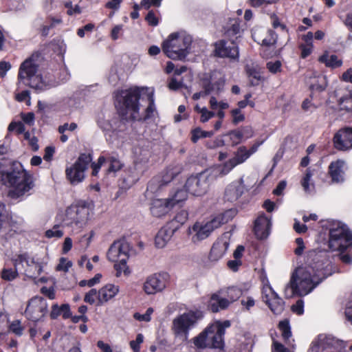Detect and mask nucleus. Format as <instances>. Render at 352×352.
<instances>
[{"label": "nucleus", "mask_w": 352, "mask_h": 352, "mask_svg": "<svg viewBox=\"0 0 352 352\" xmlns=\"http://www.w3.org/2000/svg\"><path fill=\"white\" fill-rule=\"evenodd\" d=\"M249 157L248 150L245 146H240L235 153L234 157L231 160L236 165L242 164Z\"/></svg>", "instance_id": "72a5a7b5"}, {"label": "nucleus", "mask_w": 352, "mask_h": 352, "mask_svg": "<svg viewBox=\"0 0 352 352\" xmlns=\"http://www.w3.org/2000/svg\"><path fill=\"white\" fill-rule=\"evenodd\" d=\"M272 352H291L283 344L276 340L273 341Z\"/></svg>", "instance_id": "774afa93"}, {"label": "nucleus", "mask_w": 352, "mask_h": 352, "mask_svg": "<svg viewBox=\"0 0 352 352\" xmlns=\"http://www.w3.org/2000/svg\"><path fill=\"white\" fill-rule=\"evenodd\" d=\"M277 39V35L272 31H268V36L263 38V43L267 46L275 44Z\"/></svg>", "instance_id": "4d7b16f0"}, {"label": "nucleus", "mask_w": 352, "mask_h": 352, "mask_svg": "<svg viewBox=\"0 0 352 352\" xmlns=\"http://www.w3.org/2000/svg\"><path fill=\"white\" fill-rule=\"evenodd\" d=\"M175 228L173 223H167L162 228L155 236V245L159 248H164L176 232Z\"/></svg>", "instance_id": "b1692460"}, {"label": "nucleus", "mask_w": 352, "mask_h": 352, "mask_svg": "<svg viewBox=\"0 0 352 352\" xmlns=\"http://www.w3.org/2000/svg\"><path fill=\"white\" fill-rule=\"evenodd\" d=\"M172 208L168 199H155L151 203V212L153 216L161 217L167 214Z\"/></svg>", "instance_id": "393cba45"}, {"label": "nucleus", "mask_w": 352, "mask_h": 352, "mask_svg": "<svg viewBox=\"0 0 352 352\" xmlns=\"http://www.w3.org/2000/svg\"><path fill=\"white\" fill-rule=\"evenodd\" d=\"M6 212V205L0 201V233L2 232L7 225Z\"/></svg>", "instance_id": "3c124183"}, {"label": "nucleus", "mask_w": 352, "mask_h": 352, "mask_svg": "<svg viewBox=\"0 0 352 352\" xmlns=\"http://www.w3.org/2000/svg\"><path fill=\"white\" fill-rule=\"evenodd\" d=\"M339 107L341 111L352 113V99L347 96L342 97L339 100Z\"/></svg>", "instance_id": "a18cd8bd"}, {"label": "nucleus", "mask_w": 352, "mask_h": 352, "mask_svg": "<svg viewBox=\"0 0 352 352\" xmlns=\"http://www.w3.org/2000/svg\"><path fill=\"white\" fill-rule=\"evenodd\" d=\"M106 158L103 156H100L97 163H92L91 164V168H92V173L91 175L94 177H96L98 175V173L99 172V170L101 168V166L106 162Z\"/></svg>", "instance_id": "5fc2aeb1"}, {"label": "nucleus", "mask_w": 352, "mask_h": 352, "mask_svg": "<svg viewBox=\"0 0 352 352\" xmlns=\"http://www.w3.org/2000/svg\"><path fill=\"white\" fill-rule=\"evenodd\" d=\"M153 309H147L144 314H140L139 313H135L133 317L135 320L139 321L148 322L151 320V315L153 313Z\"/></svg>", "instance_id": "e2e57ef3"}, {"label": "nucleus", "mask_w": 352, "mask_h": 352, "mask_svg": "<svg viewBox=\"0 0 352 352\" xmlns=\"http://www.w3.org/2000/svg\"><path fill=\"white\" fill-rule=\"evenodd\" d=\"M65 6L68 8L67 13L69 15L80 14L81 12L80 8L78 5H76L74 8L72 7V2H66Z\"/></svg>", "instance_id": "338daca9"}, {"label": "nucleus", "mask_w": 352, "mask_h": 352, "mask_svg": "<svg viewBox=\"0 0 352 352\" xmlns=\"http://www.w3.org/2000/svg\"><path fill=\"white\" fill-rule=\"evenodd\" d=\"M346 343L331 334L320 333L311 344L312 352H346Z\"/></svg>", "instance_id": "9d476101"}, {"label": "nucleus", "mask_w": 352, "mask_h": 352, "mask_svg": "<svg viewBox=\"0 0 352 352\" xmlns=\"http://www.w3.org/2000/svg\"><path fill=\"white\" fill-rule=\"evenodd\" d=\"M188 190H177L175 195L173 196L171 199H168L170 204H171L172 208L176 205L179 204L182 201H185L187 199Z\"/></svg>", "instance_id": "e433bc0d"}, {"label": "nucleus", "mask_w": 352, "mask_h": 352, "mask_svg": "<svg viewBox=\"0 0 352 352\" xmlns=\"http://www.w3.org/2000/svg\"><path fill=\"white\" fill-rule=\"evenodd\" d=\"M179 169L174 170L173 168L167 169L164 175H160L162 178V182L165 186L172 181V179L179 173Z\"/></svg>", "instance_id": "09e8293b"}, {"label": "nucleus", "mask_w": 352, "mask_h": 352, "mask_svg": "<svg viewBox=\"0 0 352 352\" xmlns=\"http://www.w3.org/2000/svg\"><path fill=\"white\" fill-rule=\"evenodd\" d=\"M214 54L219 57L236 59L239 56V50L234 42L228 43L224 40H221L215 43Z\"/></svg>", "instance_id": "aec40b11"}, {"label": "nucleus", "mask_w": 352, "mask_h": 352, "mask_svg": "<svg viewBox=\"0 0 352 352\" xmlns=\"http://www.w3.org/2000/svg\"><path fill=\"white\" fill-rule=\"evenodd\" d=\"M339 259L346 265L352 264V254L349 252H345L346 251H338Z\"/></svg>", "instance_id": "13d9d810"}, {"label": "nucleus", "mask_w": 352, "mask_h": 352, "mask_svg": "<svg viewBox=\"0 0 352 352\" xmlns=\"http://www.w3.org/2000/svg\"><path fill=\"white\" fill-rule=\"evenodd\" d=\"M129 244L124 241L114 242L109 249L107 258L112 262H119L124 267L129 258Z\"/></svg>", "instance_id": "a211bd4d"}, {"label": "nucleus", "mask_w": 352, "mask_h": 352, "mask_svg": "<svg viewBox=\"0 0 352 352\" xmlns=\"http://www.w3.org/2000/svg\"><path fill=\"white\" fill-rule=\"evenodd\" d=\"M271 228L270 219L265 215L259 216L254 222V231L258 239H265L269 234Z\"/></svg>", "instance_id": "5701e85b"}, {"label": "nucleus", "mask_w": 352, "mask_h": 352, "mask_svg": "<svg viewBox=\"0 0 352 352\" xmlns=\"http://www.w3.org/2000/svg\"><path fill=\"white\" fill-rule=\"evenodd\" d=\"M231 113L233 118L232 122L235 124L243 121L245 119L244 116L241 113V110L239 109H234L232 110Z\"/></svg>", "instance_id": "0e129e2a"}, {"label": "nucleus", "mask_w": 352, "mask_h": 352, "mask_svg": "<svg viewBox=\"0 0 352 352\" xmlns=\"http://www.w3.org/2000/svg\"><path fill=\"white\" fill-rule=\"evenodd\" d=\"M14 265L16 270L23 271V273L28 277L36 278L39 275L43 269L41 263L32 258H29L26 254H19L14 260Z\"/></svg>", "instance_id": "dca6fc26"}, {"label": "nucleus", "mask_w": 352, "mask_h": 352, "mask_svg": "<svg viewBox=\"0 0 352 352\" xmlns=\"http://www.w3.org/2000/svg\"><path fill=\"white\" fill-rule=\"evenodd\" d=\"M235 300L232 298H226L222 292L219 291L217 293L212 294L210 300L209 306L211 308H227Z\"/></svg>", "instance_id": "a878e982"}, {"label": "nucleus", "mask_w": 352, "mask_h": 352, "mask_svg": "<svg viewBox=\"0 0 352 352\" xmlns=\"http://www.w3.org/2000/svg\"><path fill=\"white\" fill-rule=\"evenodd\" d=\"M109 167L107 168V173H116V171L121 169L122 164L118 159L115 157H110L108 158Z\"/></svg>", "instance_id": "49530a36"}, {"label": "nucleus", "mask_w": 352, "mask_h": 352, "mask_svg": "<svg viewBox=\"0 0 352 352\" xmlns=\"http://www.w3.org/2000/svg\"><path fill=\"white\" fill-rule=\"evenodd\" d=\"M344 165V161L338 160L332 162L329 166V174L333 182L338 183L343 181Z\"/></svg>", "instance_id": "cd10ccee"}, {"label": "nucleus", "mask_w": 352, "mask_h": 352, "mask_svg": "<svg viewBox=\"0 0 352 352\" xmlns=\"http://www.w3.org/2000/svg\"><path fill=\"white\" fill-rule=\"evenodd\" d=\"M203 317V312L199 309H190L176 317L173 320L172 324V331L174 335L182 340H186L190 329L195 326Z\"/></svg>", "instance_id": "6e6552de"}, {"label": "nucleus", "mask_w": 352, "mask_h": 352, "mask_svg": "<svg viewBox=\"0 0 352 352\" xmlns=\"http://www.w3.org/2000/svg\"><path fill=\"white\" fill-rule=\"evenodd\" d=\"M15 268L14 270L12 269H3L1 273V277L6 280H12L16 277L17 272Z\"/></svg>", "instance_id": "603ef678"}, {"label": "nucleus", "mask_w": 352, "mask_h": 352, "mask_svg": "<svg viewBox=\"0 0 352 352\" xmlns=\"http://www.w3.org/2000/svg\"><path fill=\"white\" fill-rule=\"evenodd\" d=\"M278 328L281 331L283 338L287 341L292 336L289 320L285 319L279 322Z\"/></svg>", "instance_id": "ea45409f"}, {"label": "nucleus", "mask_w": 352, "mask_h": 352, "mask_svg": "<svg viewBox=\"0 0 352 352\" xmlns=\"http://www.w3.org/2000/svg\"><path fill=\"white\" fill-rule=\"evenodd\" d=\"M225 80L222 77H219L217 80L214 81L211 76L209 81L204 80L203 82V89L205 94H219L223 89Z\"/></svg>", "instance_id": "bb28decb"}, {"label": "nucleus", "mask_w": 352, "mask_h": 352, "mask_svg": "<svg viewBox=\"0 0 352 352\" xmlns=\"http://www.w3.org/2000/svg\"><path fill=\"white\" fill-rule=\"evenodd\" d=\"M143 335L142 333H139L137 335L135 340H132L130 342V346L134 352L140 351V344L143 342Z\"/></svg>", "instance_id": "6e6d98bb"}, {"label": "nucleus", "mask_w": 352, "mask_h": 352, "mask_svg": "<svg viewBox=\"0 0 352 352\" xmlns=\"http://www.w3.org/2000/svg\"><path fill=\"white\" fill-rule=\"evenodd\" d=\"M10 131H16V133L20 134L24 132L25 126L21 122H11L8 126Z\"/></svg>", "instance_id": "680f3d73"}, {"label": "nucleus", "mask_w": 352, "mask_h": 352, "mask_svg": "<svg viewBox=\"0 0 352 352\" xmlns=\"http://www.w3.org/2000/svg\"><path fill=\"white\" fill-rule=\"evenodd\" d=\"M243 187L241 184H231L225 190L224 199L230 202L236 201L243 194Z\"/></svg>", "instance_id": "c85d7f7f"}, {"label": "nucleus", "mask_w": 352, "mask_h": 352, "mask_svg": "<svg viewBox=\"0 0 352 352\" xmlns=\"http://www.w3.org/2000/svg\"><path fill=\"white\" fill-rule=\"evenodd\" d=\"M72 263L71 261H67L65 258H61L60 260V263L56 266V270L67 272L68 270L72 267Z\"/></svg>", "instance_id": "bf43d9fd"}, {"label": "nucleus", "mask_w": 352, "mask_h": 352, "mask_svg": "<svg viewBox=\"0 0 352 352\" xmlns=\"http://www.w3.org/2000/svg\"><path fill=\"white\" fill-rule=\"evenodd\" d=\"M213 135L214 132L212 131H206L201 130L200 128H196L192 131L191 140L195 143L200 138H210L212 137Z\"/></svg>", "instance_id": "a19ab883"}, {"label": "nucleus", "mask_w": 352, "mask_h": 352, "mask_svg": "<svg viewBox=\"0 0 352 352\" xmlns=\"http://www.w3.org/2000/svg\"><path fill=\"white\" fill-rule=\"evenodd\" d=\"M201 119L200 121L201 122H206L209 120L210 118L214 116L215 113L213 111H208L206 107H203L201 110H200Z\"/></svg>", "instance_id": "052dcab7"}, {"label": "nucleus", "mask_w": 352, "mask_h": 352, "mask_svg": "<svg viewBox=\"0 0 352 352\" xmlns=\"http://www.w3.org/2000/svg\"><path fill=\"white\" fill-rule=\"evenodd\" d=\"M327 87V80L324 75L320 74L316 77L311 78L309 82V89L311 93L322 92Z\"/></svg>", "instance_id": "c756f323"}, {"label": "nucleus", "mask_w": 352, "mask_h": 352, "mask_svg": "<svg viewBox=\"0 0 352 352\" xmlns=\"http://www.w3.org/2000/svg\"><path fill=\"white\" fill-rule=\"evenodd\" d=\"M229 245V234L226 233L213 244L209 256L210 260L217 261L221 259L226 254Z\"/></svg>", "instance_id": "412c9836"}, {"label": "nucleus", "mask_w": 352, "mask_h": 352, "mask_svg": "<svg viewBox=\"0 0 352 352\" xmlns=\"http://www.w3.org/2000/svg\"><path fill=\"white\" fill-rule=\"evenodd\" d=\"M25 327L21 324L19 320H13L9 325L10 332L14 333L17 336L23 335Z\"/></svg>", "instance_id": "c03bdc74"}, {"label": "nucleus", "mask_w": 352, "mask_h": 352, "mask_svg": "<svg viewBox=\"0 0 352 352\" xmlns=\"http://www.w3.org/2000/svg\"><path fill=\"white\" fill-rule=\"evenodd\" d=\"M240 33L239 22L235 19H230L226 27V34L228 36L236 35Z\"/></svg>", "instance_id": "f704fd0d"}, {"label": "nucleus", "mask_w": 352, "mask_h": 352, "mask_svg": "<svg viewBox=\"0 0 352 352\" xmlns=\"http://www.w3.org/2000/svg\"><path fill=\"white\" fill-rule=\"evenodd\" d=\"M221 226V222L217 219H213L206 223L196 222L188 228V234L191 236V241L199 243L210 236L211 232Z\"/></svg>", "instance_id": "2eb2a0df"}, {"label": "nucleus", "mask_w": 352, "mask_h": 352, "mask_svg": "<svg viewBox=\"0 0 352 352\" xmlns=\"http://www.w3.org/2000/svg\"><path fill=\"white\" fill-rule=\"evenodd\" d=\"M210 173L204 171L195 175L189 177L185 184V188L190 194L195 196L204 195L210 185Z\"/></svg>", "instance_id": "4468645a"}, {"label": "nucleus", "mask_w": 352, "mask_h": 352, "mask_svg": "<svg viewBox=\"0 0 352 352\" xmlns=\"http://www.w3.org/2000/svg\"><path fill=\"white\" fill-rule=\"evenodd\" d=\"M168 278L166 273H155L148 276L143 285L144 292L153 295L162 292L166 287Z\"/></svg>", "instance_id": "f3484780"}, {"label": "nucleus", "mask_w": 352, "mask_h": 352, "mask_svg": "<svg viewBox=\"0 0 352 352\" xmlns=\"http://www.w3.org/2000/svg\"><path fill=\"white\" fill-rule=\"evenodd\" d=\"M262 299L270 308H276L284 305L283 300L278 297V294L268 284L264 285L263 287Z\"/></svg>", "instance_id": "4be33fe9"}, {"label": "nucleus", "mask_w": 352, "mask_h": 352, "mask_svg": "<svg viewBox=\"0 0 352 352\" xmlns=\"http://www.w3.org/2000/svg\"><path fill=\"white\" fill-rule=\"evenodd\" d=\"M231 325L230 320L215 321L207 327L201 333L192 339L193 344L198 349H222L224 346L223 336L226 329Z\"/></svg>", "instance_id": "39448f33"}, {"label": "nucleus", "mask_w": 352, "mask_h": 352, "mask_svg": "<svg viewBox=\"0 0 352 352\" xmlns=\"http://www.w3.org/2000/svg\"><path fill=\"white\" fill-rule=\"evenodd\" d=\"M229 135H230V139L234 145L238 144L243 137V133L240 131H232L229 133Z\"/></svg>", "instance_id": "69168bd1"}, {"label": "nucleus", "mask_w": 352, "mask_h": 352, "mask_svg": "<svg viewBox=\"0 0 352 352\" xmlns=\"http://www.w3.org/2000/svg\"><path fill=\"white\" fill-rule=\"evenodd\" d=\"M134 153L136 157V166L138 163H146L150 157V153L148 150L142 149L140 148H135Z\"/></svg>", "instance_id": "4c0bfd02"}, {"label": "nucleus", "mask_w": 352, "mask_h": 352, "mask_svg": "<svg viewBox=\"0 0 352 352\" xmlns=\"http://www.w3.org/2000/svg\"><path fill=\"white\" fill-rule=\"evenodd\" d=\"M188 219V212L185 210H182L179 212L175 218L168 222V223H173L175 226V230L177 231L182 225H183Z\"/></svg>", "instance_id": "58836bf2"}, {"label": "nucleus", "mask_w": 352, "mask_h": 352, "mask_svg": "<svg viewBox=\"0 0 352 352\" xmlns=\"http://www.w3.org/2000/svg\"><path fill=\"white\" fill-rule=\"evenodd\" d=\"M236 166L234 162L230 159L223 165H219L210 170V175L213 178L223 177L228 174Z\"/></svg>", "instance_id": "7c9ffc66"}, {"label": "nucleus", "mask_w": 352, "mask_h": 352, "mask_svg": "<svg viewBox=\"0 0 352 352\" xmlns=\"http://www.w3.org/2000/svg\"><path fill=\"white\" fill-rule=\"evenodd\" d=\"M236 214V210L232 208L222 213L221 217H216L215 219H217L221 222V224H223L232 220Z\"/></svg>", "instance_id": "de8ad7c7"}, {"label": "nucleus", "mask_w": 352, "mask_h": 352, "mask_svg": "<svg viewBox=\"0 0 352 352\" xmlns=\"http://www.w3.org/2000/svg\"><path fill=\"white\" fill-rule=\"evenodd\" d=\"M1 175L4 184L11 187L8 195L12 199L23 197L34 187L32 177L19 162H13L9 170H1Z\"/></svg>", "instance_id": "f03ea898"}, {"label": "nucleus", "mask_w": 352, "mask_h": 352, "mask_svg": "<svg viewBox=\"0 0 352 352\" xmlns=\"http://www.w3.org/2000/svg\"><path fill=\"white\" fill-rule=\"evenodd\" d=\"M38 65L34 59H26L20 66L18 78L19 80H29V86L36 91H42L50 87V85L44 82L40 75L36 74Z\"/></svg>", "instance_id": "1a4fd4ad"}, {"label": "nucleus", "mask_w": 352, "mask_h": 352, "mask_svg": "<svg viewBox=\"0 0 352 352\" xmlns=\"http://www.w3.org/2000/svg\"><path fill=\"white\" fill-rule=\"evenodd\" d=\"M46 300L41 296H35L32 298L28 305L27 308H46Z\"/></svg>", "instance_id": "79ce46f5"}, {"label": "nucleus", "mask_w": 352, "mask_h": 352, "mask_svg": "<svg viewBox=\"0 0 352 352\" xmlns=\"http://www.w3.org/2000/svg\"><path fill=\"white\" fill-rule=\"evenodd\" d=\"M322 232L328 231V240L325 244L332 252L346 251L352 248V232L343 223L336 220H320L318 222Z\"/></svg>", "instance_id": "7ed1b4c3"}, {"label": "nucleus", "mask_w": 352, "mask_h": 352, "mask_svg": "<svg viewBox=\"0 0 352 352\" xmlns=\"http://www.w3.org/2000/svg\"><path fill=\"white\" fill-rule=\"evenodd\" d=\"M306 30L307 28L303 26H300L298 29V43L301 49L302 58H306L308 55V50L307 49L308 32H306Z\"/></svg>", "instance_id": "473e14b6"}, {"label": "nucleus", "mask_w": 352, "mask_h": 352, "mask_svg": "<svg viewBox=\"0 0 352 352\" xmlns=\"http://www.w3.org/2000/svg\"><path fill=\"white\" fill-rule=\"evenodd\" d=\"M333 146L338 151H346L352 148V127L340 129L333 135Z\"/></svg>", "instance_id": "6ab92c4d"}, {"label": "nucleus", "mask_w": 352, "mask_h": 352, "mask_svg": "<svg viewBox=\"0 0 352 352\" xmlns=\"http://www.w3.org/2000/svg\"><path fill=\"white\" fill-rule=\"evenodd\" d=\"M43 310L44 309H25V315L29 320L36 322L44 316Z\"/></svg>", "instance_id": "37998d69"}, {"label": "nucleus", "mask_w": 352, "mask_h": 352, "mask_svg": "<svg viewBox=\"0 0 352 352\" xmlns=\"http://www.w3.org/2000/svg\"><path fill=\"white\" fill-rule=\"evenodd\" d=\"M192 37L185 32H173L162 43V51L169 58L182 60L189 54Z\"/></svg>", "instance_id": "423d86ee"}, {"label": "nucleus", "mask_w": 352, "mask_h": 352, "mask_svg": "<svg viewBox=\"0 0 352 352\" xmlns=\"http://www.w3.org/2000/svg\"><path fill=\"white\" fill-rule=\"evenodd\" d=\"M119 292V287L113 284H107L97 291L91 289L85 296L84 300L91 305L102 306L113 298Z\"/></svg>", "instance_id": "ddd939ff"}, {"label": "nucleus", "mask_w": 352, "mask_h": 352, "mask_svg": "<svg viewBox=\"0 0 352 352\" xmlns=\"http://www.w3.org/2000/svg\"><path fill=\"white\" fill-rule=\"evenodd\" d=\"M164 185L160 175L154 177L148 184L147 190L152 193L158 192Z\"/></svg>", "instance_id": "c9c22d12"}, {"label": "nucleus", "mask_w": 352, "mask_h": 352, "mask_svg": "<svg viewBox=\"0 0 352 352\" xmlns=\"http://www.w3.org/2000/svg\"><path fill=\"white\" fill-rule=\"evenodd\" d=\"M90 211L88 205L82 201L69 206L65 212L63 226L70 228L73 232H79L87 225Z\"/></svg>", "instance_id": "0eeeda50"}, {"label": "nucleus", "mask_w": 352, "mask_h": 352, "mask_svg": "<svg viewBox=\"0 0 352 352\" xmlns=\"http://www.w3.org/2000/svg\"><path fill=\"white\" fill-rule=\"evenodd\" d=\"M319 62L324 63L327 67L332 69L338 68L342 66V60L339 59L338 56L332 54L329 56L327 52H325L322 56L318 58Z\"/></svg>", "instance_id": "2f4dec72"}, {"label": "nucleus", "mask_w": 352, "mask_h": 352, "mask_svg": "<svg viewBox=\"0 0 352 352\" xmlns=\"http://www.w3.org/2000/svg\"><path fill=\"white\" fill-rule=\"evenodd\" d=\"M309 258L311 259L309 267L312 269V273L309 272V291L311 293L320 283L332 275L335 271L327 250H309Z\"/></svg>", "instance_id": "20e7f679"}, {"label": "nucleus", "mask_w": 352, "mask_h": 352, "mask_svg": "<svg viewBox=\"0 0 352 352\" xmlns=\"http://www.w3.org/2000/svg\"><path fill=\"white\" fill-rule=\"evenodd\" d=\"M282 63L280 60H271L267 63L266 68L272 74H277L281 71Z\"/></svg>", "instance_id": "8fccbe9b"}, {"label": "nucleus", "mask_w": 352, "mask_h": 352, "mask_svg": "<svg viewBox=\"0 0 352 352\" xmlns=\"http://www.w3.org/2000/svg\"><path fill=\"white\" fill-rule=\"evenodd\" d=\"M144 89L131 88L122 91L116 96L117 107L120 113L126 120H146L148 118L154 111L153 92L148 94V105L142 113L140 112V92Z\"/></svg>", "instance_id": "f257e3e1"}, {"label": "nucleus", "mask_w": 352, "mask_h": 352, "mask_svg": "<svg viewBox=\"0 0 352 352\" xmlns=\"http://www.w3.org/2000/svg\"><path fill=\"white\" fill-rule=\"evenodd\" d=\"M287 297L295 294L305 296L308 294V271L307 266L298 267L293 273L289 284L285 289Z\"/></svg>", "instance_id": "9b49d317"}, {"label": "nucleus", "mask_w": 352, "mask_h": 352, "mask_svg": "<svg viewBox=\"0 0 352 352\" xmlns=\"http://www.w3.org/2000/svg\"><path fill=\"white\" fill-rule=\"evenodd\" d=\"M92 159L91 154L81 153L73 164L67 167L66 177L72 185L78 184L84 180L85 172L88 168Z\"/></svg>", "instance_id": "f8f14e48"}, {"label": "nucleus", "mask_w": 352, "mask_h": 352, "mask_svg": "<svg viewBox=\"0 0 352 352\" xmlns=\"http://www.w3.org/2000/svg\"><path fill=\"white\" fill-rule=\"evenodd\" d=\"M63 235L62 230L59 229L58 226H55L52 229L48 230L45 232V236L47 238L56 237L60 238Z\"/></svg>", "instance_id": "864d4df0"}]
</instances>
